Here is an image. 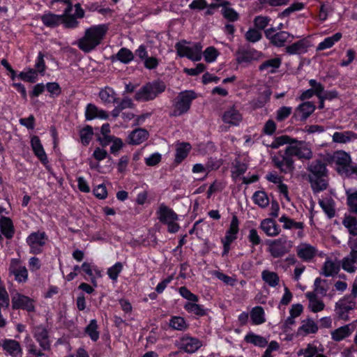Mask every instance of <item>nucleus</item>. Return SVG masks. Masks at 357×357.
<instances>
[{
    "mask_svg": "<svg viewBox=\"0 0 357 357\" xmlns=\"http://www.w3.org/2000/svg\"><path fill=\"white\" fill-rule=\"evenodd\" d=\"M307 179L314 194L326 190L328 187V174L327 163L321 159L310 162L306 168Z\"/></svg>",
    "mask_w": 357,
    "mask_h": 357,
    "instance_id": "f257e3e1",
    "label": "nucleus"
},
{
    "mask_svg": "<svg viewBox=\"0 0 357 357\" xmlns=\"http://www.w3.org/2000/svg\"><path fill=\"white\" fill-rule=\"evenodd\" d=\"M165 83L160 79L148 82L143 85L135 94L134 99L137 102H149L153 100L166 90Z\"/></svg>",
    "mask_w": 357,
    "mask_h": 357,
    "instance_id": "f03ea898",
    "label": "nucleus"
},
{
    "mask_svg": "<svg viewBox=\"0 0 357 357\" xmlns=\"http://www.w3.org/2000/svg\"><path fill=\"white\" fill-rule=\"evenodd\" d=\"M300 143H294L285 148L286 167L289 172L294 169V157L298 160H310L312 157V152L310 149L303 146V142Z\"/></svg>",
    "mask_w": 357,
    "mask_h": 357,
    "instance_id": "7ed1b4c3",
    "label": "nucleus"
},
{
    "mask_svg": "<svg viewBox=\"0 0 357 357\" xmlns=\"http://www.w3.org/2000/svg\"><path fill=\"white\" fill-rule=\"evenodd\" d=\"M45 54L40 51L35 61L34 68H27L26 71H22L18 74V79L25 82L34 84L38 80V75L43 76L47 70L45 61Z\"/></svg>",
    "mask_w": 357,
    "mask_h": 357,
    "instance_id": "20e7f679",
    "label": "nucleus"
},
{
    "mask_svg": "<svg viewBox=\"0 0 357 357\" xmlns=\"http://www.w3.org/2000/svg\"><path fill=\"white\" fill-rule=\"evenodd\" d=\"M197 98V93L193 90L181 91L173 102L174 109L171 114L173 116H179L187 113L193 100Z\"/></svg>",
    "mask_w": 357,
    "mask_h": 357,
    "instance_id": "39448f33",
    "label": "nucleus"
},
{
    "mask_svg": "<svg viewBox=\"0 0 357 357\" xmlns=\"http://www.w3.org/2000/svg\"><path fill=\"white\" fill-rule=\"evenodd\" d=\"M190 42L183 39L175 44L176 55L178 57H186L192 61H199L202 59L203 45L202 43H194L192 47L187 46Z\"/></svg>",
    "mask_w": 357,
    "mask_h": 357,
    "instance_id": "423d86ee",
    "label": "nucleus"
},
{
    "mask_svg": "<svg viewBox=\"0 0 357 357\" xmlns=\"http://www.w3.org/2000/svg\"><path fill=\"white\" fill-rule=\"evenodd\" d=\"M48 236L44 231H32L26 238V243L29 248V252L33 255H41L48 241Z\"/></svg>",
    "mask_w": 357,
    "mask_h": 357,
    "instance_id": "0eeeda50",
    "label": "nucleus"
},
{
    "mask_svg": "<svg viewBox=\"0 0 357 357\" xmlns=\"http://www.w3.org/2000/svg\"><path fill=\"white\" fill-rule=\"evenodd\" d=\"M239 232V220L236 215L231 218V220L229 228L225 232V235L221 238L223 250L222 252V257L227 256L230 250L231 243L238 238V234Z\"/></svg>",
    "mask_w": 357,
    "mask_h": 357,
    "instance_id": "6e6552de",
    "label": "nucleus"
},
{
    "mask_svg": "<svg viewBox=\"0 0 357 357\" xmlns=\"http://www.w3.org/2000/svg\"><path fill=\"white\" fill-rule=\"evenodd\" d=\"M11 303L13 310H22L29 313L36 311L34 299L18 291L12 294Z\"/></svg>",
    "mask_w": 357,
    "mask_h": 357,
    "instance_id": "1a4fd4ad",
    "label": "nucleus"
},
{
    "mask_svg": "<svg viewBox=\"0 0 357 357\" xmlns=\"http://www.w3.org/2000/svg\"><path fill=\"white\" fill-rule=\"evenodd\" d=\"M356 302L350 296H344L335 305V311L339 319L348 321L350 319L349 313L355 308Z\"/></svg>",
    "mask_w": 357,
    "mask_h": 357,
    "instance_id": "9d476101",
    "label": "nucleus"
},
{
    "mask_svg": "<svg viewBox=\"0 0 357 357\" xmlns=\"http://www.w3.org/2000/svg\"><path fill=\"white\" fill-rule=\"evenodd\" d=\"M202 345V342L198 338L192 337L189 334H184L176 343V346L180 350L190 354L197 351Z\"/></svg>",
    "mask_w": 357,
    "mask_h": 357,
    "instance_id": "9b49d317",
    "label": "nucleus"
},
{
    "mask_svg": "<svg viewBox=\"0 0 357 357\" xmlns=\"http://www.w3.org/2000/svg\"><path fill=\"white\" fill-rule=\"evenodd\" d=\"M33 337L44 351L50 349L49 330L43 325L36 326L33 329Z\"/></svg>",
    "mask_w": 357,
    "mask_h": 357,
    "instance_id": "f8f14e48",
    "label": "nucleus"
},
{
    "mask_svg": "<svg viewBox=\"0 0 357 357\" xmlns=\"http://www.w3.org/2000/svg\"><path fill=\"white\" fill-rule=\"evenodd\" d=\"M108 31V25L101 24L91 26V51L100 44Z\"/></svg>",
    "mask_w": 357,
    "mask_h": 357,
    "instance_id": "ddd939ff",
    "label": "nucleus"
},
{
    "mask_svg": "<svg viewBox=\"0 0 357 357\" xmlns=\"http://www.w3.org/2000/svg\"><path fill=\"white\" fill-rule=\"evenodd\" d=\"M333 160L337 165V172L339 174L345 173L351 163L350 155L344 151H337L333 155Z\"/></svg>",
    "mask_w": 357,
    "mask_h": 357,
    "instance_id": "4468645a",
    "label": "nucleus"
},
{
    "mask_svg": "<svg viewBox=\"0 0 357 357\" xmlns=\"http://www.w3.org/2000/svg\"><path fill=\"white\" fill-rule=\"evenodd\" d=\"M31 146L34 155L43 165L46 166L49 160L39 137L33 135L31 138Z\"/></svg>",
    "mask_w": 357,
    "mask_h": 357,
    "instance_id": "2eb2a0df",
    "label": "nucleus"
},
{
    "mask_svg": "<svg viewBox=\"0 0 357 357\" xmlns=\"http://www.w3.org/2000/svg\"><path fill=\"white\" fill-rule=\"evenodd\" d=\"M156 213L159 221L163 225H165L167 222L172 220H178V215L176 212L172 208L166 206L164 203L160 204Z\"/></svg>",
    "mask_w": 357,
    "mask_h": 357,
    "instance_id": "dca6fc26",
    "label": "nucleus"
},
{
    "mask_svg": "<svg viewBox=\"0 0 357 357\" xmlns=\"http://www.w3.org/2000/svg\"><path fill=\"white\" fill-rule=\"evenodd\" d=\"M3 350L12 357H22V349L18 341L13 339H4L2 341Z\"/></svg>",
    "mask_w": 357,
    "mask_h": 357,
    "instance_id": "f3484780",
    "label": "nucleus"
},
{
    "mask_svg": "<svg viewBox=\"0 0 357 357\" xmlns=\"http://www.w3.org/2000/svg\"><path fill=\"white\" fill-rule=\"evenodd\" d=\"M296 253L301 259L309 262L317 255V249L309 243H302L297 247Z\"/></svg>",
    "mask_w": 357,
    "mask_h": 357,
    "instance_id": "a211bd4d",
    "label": "nucleus"
},
{
    "mask_svg": "<svg viewBox=\"0 0 357 357\" xmlns=\"http://www.w3.org/2000/svg\"><path fill=\"white\" fill-rule=\"evenodd\" d=\"M284 241L281 238L270 241L268 252L273 258H280L289 252V249L284 245Z\"/></svg>",
    "mask_w": 357,
    "mask_h": 357,
    "instance_id": "6ab92c4d",
    "label": "nucleus"
},
{
    "mask_svg": "<svg viewBox=\"0 0 357 357\" xmlns=\"http://www.w3.org/2000/svg\"><path fill=\"white\" fill-rule=\"evenodd\" d=\"M258 51L255 49L238 48L236 53V61L238 64L250 63L255 59Z\"/></svg>",
    "mask_w": 357,
    "mask_h": 357,
    "instance_id": "aec40b11",
    "label": "nucleus"
},
{
    "mask_svg": "<svg viewBox=\"0 0 357 357\" xmlns=\"http://www.w3.org/2000/svg\"><path fill=\"white\" fill-rule=\"evenodd\" d=\"M309 47L308 40L301 39L285 47V52L289 55L303 54L307 52Z\"/></svg>",
    "mask_w": 357,
    "mask_h": 357,
    "instance_id": "412c9836",
    "label": "nucleus"
},
{
    "mask_svg": "<svg viewBox=\"0 0 357 357\" xmlns=\"http://www.w3.org/2000/svg\"><path fill=\"white\" fill-rule=\"evenodd\" d=\"M149 136V132L142 128L133 130L128 135V144L132 145H139L146 141Z\"/></svg>",
    "mask_w": 357,
    "mask_h": 357,
    "instance_id": "4be33fe9",
    "label": "nucleus"
},
{
    "mask_svg": "<svg viewBox=\"0 0 357 357\" xmlns=\"http://www.w3.org/2000/svg\"><path fill=\"white\" fill-rule=\"evenodd\" d=\"M0 224L2 235L8 240L13 238L15 231L13 220L9 217L2 215L0 218Z\"/></svg>",
    "mask_w": 357,
    "mask_h": 357,
    "instance_id": "5701e85b",
    "label": "nucleus"
},
{
    "mask_svg": "<svg viewBox=\"0 0 357 357\" xmlns=\"http://www.w3.org/2000/svg\"><path fill=\"white\" fill-rule=\"evenodd\" d=\"M260 228L268 236H275L281 231L280 226L272 218H266L261 222Z\"/></svg>",
    "mask_w": 357,
    "mask_h": 357,
    "instance_id": "b1692460",
    "label": "nucleus"
},
{
    "mask_svg": "<svg viewBox=\"0 0 357 357\" xmlns=\"http://www.w3.org/2000/svg\"><path fill=\"white\" fill-rule=\"evenodd\" d=\"M319 327L314 321L308 318L302 321V325L298 328L297 335L306 336L309 334L317 333Z\"/></svg>",
    "mask_w": 357,
    "mask_h": 357,
    "instance_id": "393cba45",
    "label": "nucleus"
},
{
    "mask_svg": "<svg viewBox=\"0 0 357 357\" xmlns=\"http://www.w3.org/2000/svg\"><path fill=\"white\" fill-rule=\"evenodd\" d=\"M63 16L54 14L50 11L45 13L40 17L43 24L49 28H56L61 24Z\"/></svg>",
    "mask_w": 357,
    "mask_h": 357,
    "instance_id": "a878e982",
    "label": "nucleus"
},
{
    "mask_svg": "<svg viewBox=\"0 0 357 357\" xmlns=\"http://www.w3.org/2000/svg\"><path fill=\"white\" fill-rule=\"evenodd\" d=\"M192 149L189 142H181L176 148L174 163L181 164L188 155Z\"/></svg>",
    "mask_w": 357,
    "mask_h": 357,
    "instance_id": "bb28decb",
    "label": "nucleus"
},
{
    "mask_svg": "<svg viewBox=\"0 0 357 357\" xmlns=\"http://www.w3.org/2000/svg\"><path fill=\"white\" fill-rule=\"evenodd\" d=\"M289 38L292 40L294 38V36L288 31H280L273 34V37L269 40V42L275 47H282L285 45V43L289 40Z\"/></svg>",
    "mask_w": 357,
    "mask_h": 357,
    "instance_id": "cd10ccee",
    "label": "nucleus"
},
{
    "mask_svg": "<svg viewBox=\"0 0 357 357\" xmlns=\"http://www.w3.org/2000/svg\"><path fill=\"white\" fill-rule=\"evenodd\" d=\"M241 120V114L234 107L225 111L222 116V121L224 123L233 126H238Z\"/></svg>",
    "mask_w": 357,
    "mask_h": 357,
    "instance_id": "c85d7f7f",
    "label": "nucleus"
},
{
    "mask_svg": "<svg viewBox=\"0 0 357 357\" xmlns=\"http://www.w3.org/2000/svg\"><path fill=\"white\" fill-rule=\"evenodd\" d=\"M354 139H357V133L350 130L335 132L333 135V141L335 143L347 144Z\"/></svg>",
    "mask_w": 357,
    "mask_h": 357,
    "instance_id": "c756f323",
    "label": "nucleus"
},
{
    "mask_svg": "<svg viewBox=\"0 0 357 357\" xmlns=\"http://www.w3.org/2000/svg\"><path fill=\"white\" fill-rule=\"evenodd\" d=\"M169 327L174 331H185L189 328V324L183 317L172 316L169 320Z\"/></svg>",
    "mask_w": 357,
    "mask_h": 357,
    "instance_id": "7c9ffc66",
    "label": "nucleus"
},
{
    "mask_svg": "<svg viewBox=\"0 0 357 357\" xmlns=\"http://www.w3.org/2000/svg\"><path fill=\"white\" fill-rule=\"evenodd\" d=\"M252 325H261L266 322L265 312L261 306H255L250 313Z\"/></svg>",
    "mask_w": 357,
    "mask_h": 357,
    "instance_id": "2f4dec72",
    "label": "nucleus"
},
{
    "mask_svg": "<svg viewBox=\"0 0 357 357\" xmlns=\"http://www.w3.org/2000/svg\"><path fill=\"white\" fill-rule=\"evenodd\" d=\"M197 302H187L184 304L183 308L188 313L194 314L198 317H204L207 314L208 309L203 305L197 304Z\"/></svg>",
    "mask_w": 357,
    "mask_h": 357,
    "instance_id": "473e14b6",
    "label": "nucleus"
},
{
    "mask_svg": "<svg viewBox=\"0 0 357 357\" xmlns=\"http://www.w3.org/2000/svg\"><path fill=\"white\" fill-rule=\"evenodd\" d=\"M316 107L313 102L306 101L301 103L296 108V112H301L300 120L305 121L314 112Z\"/></svg>",
    "mask_w": 357,
    "mask_h": 357,
    "instance_id": "72a5a7b5",
    "label": "nucleus"
},
{
    "mask_svg": "<svg viewBox=\"0 0 357 357\" xmlns=\"http://www.w3.org/2000/svg\"><path fill=\"white\" fill-rule=\"evenodd\" d=\"M342 37V33L337 32L333 36L324 38V40L317 45V50L322 51L332 47L336 43L341 40Z\"/></svg>",
    "mask_w": 357,
    "mask_h": 357,
    "instance_id": "f704fd0d",
    "label": "nucleus"
},
{
    "mask_svg": "<svg viewBox=\"0 0 357 357\" xmlns=\"http://www.w3.org/2000/svg\"><path fill=\"white\" fill-rule=\"evenodd\" d=\"M114 59H116L124 64H128L134 59V54L130 50L126 47H121L115 56H112V60L113 61Z\"/></svg>",
    "mask_w": 357,
    "mask_h": 357,
    "instance_id": "c9c22d12",
    "label": "nucleus"
},
{
    "mask_svg": "<svg viewBox=\"0 0 357 357\" xmlns=\"http://www.w3.org/2000/svg\"><path fill=\"white\" fill-rule=\"evenodd\" d=\"M244 340L247 343H250L261 348H264L268 344V341L264 337L257 335L251 331L246 334Z\"/></svg>",
    "mask_w": 357,
    "mask_h": 357,
    "instance_id": "e433bc0d",
    "label": "nucleus"
},
{
    "mask_svg": "<svg viewBox=\"0 0 357 357\" xmlns=\"http://www.w3.org/2000/svg\"><path fill=\"white\" fill-rule=\"evenodd\" d=\"M351 330L349 325L340 326L334 330L331 333V338L335 342H340L346 337H348L351 334Z\"/></svg>",
    "mask_w": 357,
    "mask_h": 357,
    "instance_id": "4c0bfd02",
    "label": "nucleus"
},
{
    "mask_svg": "<svg viewBox=\"0 0 357 357\" xmlns=\"http://www.w3.org/2000/svg\"><path fill=\"white\" fill-rule=\"evenodd\" d=\"M282 63V60L279 57L273 58L271 59H268L263 63H261L259 66V71L266 70L268 68H271L269 72L271 73H275V69H278L280 67Z\"/></svg>",
    "mask_w": 357,
    "mask_h": 357,
    "instance_id": "58836bf2",
    "label": "nucleus"
},
{
    "mask_svg": "<svg viewBox=\"0 0 357 357\" xmlns=\"http://www.w3.org/2000/svg\"><path fill=\"white\" fill-rule=\"evenodd\" d=\"M261 278L265 283L271 287H275L280 282L278 273L268 270H264L261 272Z\"/></svg>",
    "mask_w": 357,
    "mask_h": 357,
    "instance_id": "ea45409f",
    "label": "nucleus"
},
{
    "mask_svg": "<svg viewBox=\"0 0 357 357\" xmlns=\"http://www.w3.org/2000/svg\"><path fill=\"white\" fill-rule=\"evenodd\" d=\"M99 97L105 103L117 102L118 98L116 97V93L111 87L107 86L101 89L99 92Z\"/></svg>",
    "mask_w": 357,
    "mask_h": 357,
    "instance_id": "a19ab883",
    "label": "nucleus"
},
{
    "mask_svg": "<svg viewBox=\"0 0 357 357\" xmlns=\"http://www.w3.org/2000/svg\"><path fill=\"white\" fill-rule=\"evenodd\" d=\"M294 143L300 142L299 140L294 138H291V137L284 135L275 137V139L271 143V144L270 145V146L273 149H276L284 144H288V146H290V144H292Z\"/></svg>",
    "mask_w": 357,
    "mask_h": 357,
    "instance_id": "79ce46f5",
    "label": "nucleus"
},
{
    "mask_svg": "<svg viewBox=\"0 0 357 357\" xmlns=\"http://www.w3.org/2000/svg\"><path fill=\"white\" fill-rule=\"evenodd\" d=\"M254 203L259 207L264 208L268 206L269 199L264 190L256 191L252 197Z\"/></svg>",
    "mask_w": 357,
    "mask_h": 357,
    "instance_id": "37998d69",
    "label": "nucleus"
},
{
    "mask_svg": "<svg viewBox=\"0 0 357 357\" xmlns=\"http://www.w3.org/2000/svg\"><path fill=\"white\" fill-rule=\"evenodd\" d=\"M342 225L348 229L349 234L353 236H357V219L351 215H345Z\"/></svg>",
    "mask_w": 357,
    "mask_h": 357,
    "instance_id": "c03bdc74",
    "label": "nucleus"
},
{
    "mask_svg": "<svg viewBox=\"0 0 357 357\" xmlns=\"http://www.w3.org/2000/svg\"><path fill=\"white\" fill-rule=\"evenodd\" d=\"M340 271V267L331 260H327L324 262L322 267L323 274L326 277H333Z\"/></svg>",
    "mask_w": 357,
    "mask_h": 357,
    "instance_id": "a18cd8bd",
    "label": "nucleus"
},
{
    "mask_svg": "<svg viewBox=\"0 0 357 357\" xmlns=\"http://www.w3.org/2000/svg\"><path fill=\"white\" fill-rule=\"evenodd\" d=\"M10 271L18 283H24L28 280L29 273L25 266H20L17 268H13Z\"/></svg>",
    "mask_w": 357,
    "mask_h": 357,
    "instance_id": "49530a36",
    "label": "nucleus"
},
{
    "mask_svg": "<svg viewBox=\"0 0 357 357\" xmlns=\"http://www.w3.org/2000/svg\"><path fill=\"white\" fill-rule=\"evenodd\" d=\"M248 169V165L245 163L241 162L240 160H236L233 165L231 170V177L233 180H236L237 178L243 175Z\"/></svg>",
    "mask_w": 357,
    "mask_h": 357,
    "instance_id": "de8ad7c7",
    "label": "nucleus"
},
{
    "mask_svg": "<svg viewBox=\"0 0 357 357\" xmlns=\"http://www.w3.org/2000/svg\"><path fill=\"white\" fill-rule=\"evenodd\" d=\"M319 204L329 219L335 216V202L333 199H331L328 203L319 199Z\"/></svg>",
    "mask_w": 357,
    "mask_h": 357,
    "instance_id": "09e8293b",
    "label": "nucleus"
},
{
    "mask_svg": "<svg viewBox=\"0 0 357 357\" xmlns=\"http://www.w3.org/2000/svg\"><path fill=\"white\" fill-rule=\"evenodd\" d=\"M204 60L206 63H211L216 61L220 54L218 50L213 46H209L202 52Z\"/></svg>",
    "mask_w": 357,
    "mask_h": 357,
    "instance_id": "8fccbe9b",
    "label": "nucleus"
},
{
    "mask_svg": "<svg viewBox=\"0 0 357 357\" xmlns=\"http://www.w3.org/2000/svg\"><path fill=\"white\" fill-rule=\"evenodd\" d=\"M305 8V3L303 2H294L288 8L279 14V17L284 18L289 17L292 13L300 11Z\"/></svg>",
    "mask_w": 357,
    "mask_h": 357,
    "instance_id": "3c124183",
    "label": "nucleus"
},
{
    "mask_svg": "<svg viewBox=\"0 0 357 357\" xmlns=\"http://www.w3.org/2000/svg\"><path fill=\"white\" fill-rule=\"evenodd\" d=\"M45 89L50 93V97L52 98H56L59 97L62 92L61 87L59 84L56 82H47L45 84Z\"/></svg>",
    "mask_w": 357,
    "mask_h": 357,
    "instance_id": "603ef678",
    "label": "nucleus"
},
{
    "mask_svg": "<svg viewBox=\"0 0 357 357\" xmlns=\"http://www.w3.org/2000/svg\"><path fill=\"white\" fill-rule=\"evenodd\" d=\"M245 40L249 43H257L262 38V33L257 28H250L245 34Z\"/></svg>",
    "mask_w": 357,
    "mask_h": 357,
    "instance_id": "864d4df0",
    "label": "nucleus"
},
{
    "mask_svg": "<svg viewBox=\"0 0 357 357\" xmlns=\"http://www.w3.org/2000/svg\"><path fill=\"white\" fill-rule=\"evenodd\" d=\"M123 268V264L120 261L116 262L113 266L107 269L108 277L113 281H117L119 274Z\"/></svg>",
    "mask_w": 357,
    "mask_h": 357,
    "instance_id": "5fc2aeb1",
    "label": "nucleus"
},
{
    "mask_svg": "<svg viewBox=\"0 0 357 357\" xmlns=\"http://www.w3.org/2000/svg\"><path fill=\"white\" fill-rule=\"evenodd\" d=\"M109 118V114L106 111L99 109L95 105L91 103V120L98 119L106 120Z\"/></svg>",
    "mask_w": 357,
    "mask_h": 357,
    "instance_id": "6e6d98bb",
    "label": "nucleus"
},
{
    "mask_svg": "<svg viewBox=\"0 0 357 357\" xmlns=\"http://www.w3.org/2000/svg\"><path fill=\"white\" fill-rule=\"evenodd\" d=\"M91 11H97L99 14L105 17H112L114 13L113 9L109 7L105 8L102 4H99L98 3H91Z\"/></svg>",
    "mask_w": 357,
    "mask_h": 357,
    "instance_id": "4d7b16f0",
    "label": "nucleus"
},
{
    "mask_svg": "<svg viewBox=\"0 0 357 357\" xmlns=\"http://www.w3.org/2000/svg\"><path fill=\"white\" fill-rule=\"evenodd\" d=\"M347 204L351 213L357 214V190L352 193L347 192Z\"/></svg>",
    "mask_w": 357,
    "mask_h": 357,
    "instance_id": "13d9d810",
    "label": "nucleus"
},
{
    "mask_svg": "<svg viewBox=\"0 0 357 357\" xmlns=\"http://www.w3.org/2000/svg\"><path fill=\"white\" fill-rule=\"evenodd\" d=\"M178 291L179 294L189 302H198L199 298L197 295L192 293L185 286H182L178 288Z\"/></svg>",
    "mask_w": 357,
    "mask_h": 357,
    "instance_id": "bf43d9fd",
    "label": "nucleus"
},
{
    "mask_svg": "<svg viewBox=\"0 0 357 357\" xmlns=\"http://www.w3.org/2000/svg\"><path fill=\"white\" fill-rule=\"evenodd\" d=\"M292 108L291 107L282 106L276 111L275 119L278 122H282L286 120L291 114Z\"/></svg>",
    "mask_w": 357,
    "mask_h": 357,
    "instance_id": "052dcab7",
    "label": "nucleus"
},
{
    "mask_svg": "<svg viewBox=\"0 0 357 357\" xmlns=\"http://www.w3.org/2000/svg\"><path fill=\"white\" fill-rule=\"evenodd\" d=\"M271 18L268 16L258 15L253 20L254 26L259 30H264L268 25Z\"/></svg>",
    "mask_w": 357,
    "mask_h": 357,
    "instance_id": "680f3d73",
    "label": "nucleus"
},
{
    "mask_svg": "<svg viewBox=\"0 0 357 357\" xmlns=\"http://www.w3.org/2000/svg\"><path fill=\"white\" fill-rule=\"evenodd\" d=\"M248 239L252 249H255L256 246L260 245L262 243V240L258 234L257 229L254 228L250 229Z\"/></svg>",
    "mask_w": 357,
    "mask_h": 357,
    "instance_id": "e2e57ef3",
    "label": "nucleus"
},
{
    "mask_svg": "<svg viewBox=\"0 0 357 357\" xmlns=\"http://www.w3.org/2000/svg\"><path fill=\"white\" fill-rule=\"evenodd\" d=\"M61 24L66 29H75L76 28L79 22L77 18L74 15H63Z\"/></svg>",
    "mask_w": 357,
    "mask_h": 357,
    "instance_id": "0e129e2a",
    "label": "nucleus"
},
{
    "mask_svg": "<svg viewBox=\"0 0 357 357\" xmlns=\"http://www.w3.org/2000/svg\"><path fill=\"white\" fill-rule=\"evenodd\" d=\"M221 13L225 19L231 22L239 19V14L233 8L222 9Z\"/></svg>",
    "mask_w": 357,
    "mask_h": 357,
    "instance_id": "69168bd1",
    "label": "nucleus"
},
{
    "mask_svg": "<svg viewBox=\"0 0 357 357\" xmlns=\"http://www.w3.org/2000/svg\"><path fill=\"white\" fill-rule=\"evenodd\" d=\"M9 306V295L6 287L3 284H0V307H3V309H7Z\"/></svg>",
    "mask_w": 357,
    "mask_h": 357,
    "instance_id": "338daca9",
    "label": "nucleus"
},
{
    "mask_svg": "<svg viewBox=\"0 0 357 357\" xmlns=\"http://www.w3.org/2000/svg\"><path fill=\"white\" fill-rule=\"evenodd\" d=\"M78 47L84 52H89V28L85 29L84 37L79 40Z\"/></svg>",
    "mask_w": 357,
    "mask_h": 357,
    "instance_id": "774afa93",
    "label": "nucleus"
}]
</instances>
